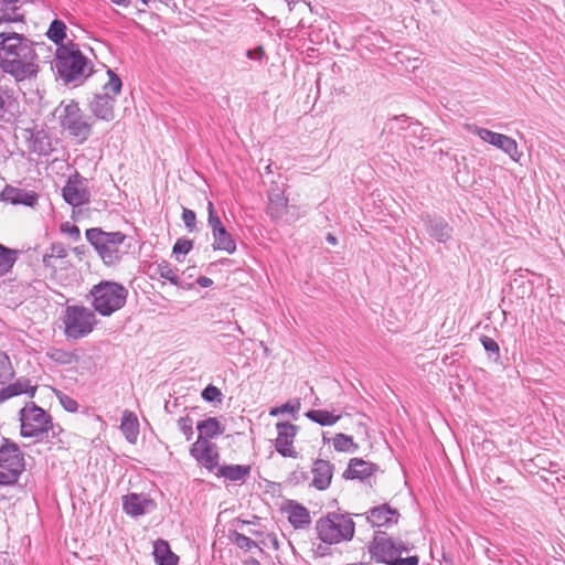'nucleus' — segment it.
I'll return each instance as SVG.
<instances>
[{
  "mask_svg": "<svg viewBox=\"0 0 565 565\" xmlns=\"http://www.w3.org/2000/svg\"><path fill=\"white\" fill-rule=\"evenodd\" d=\"M39 63V55L30 39L13 31L0 32V68L18 85L36 79Z\"/></svg>",
  "mask_w": 565,
  "mask_h": 565,
  "instance_id": "f257e3e1",
  "label": "nucleus"
},
{
  "mask_svg": "<svg viewBox=\"0 0 565 565\" xmlns=\"http://www.w3.org/2000/svg\"><path fill=\"white\" fill-rule=\"evenodd\" d=\"M54 67L66 84H82L92 74L89 60L73 42L56 49Z\"/></svg>",
  "mask_w": 565,
  "mask_h": 565,
  "instance_id": "f03ea898",
  "label": "nucleus"
},
{
  "mask_svg": "<svg viewBox=\"0 0 565 565\" xmlns=\"http://www.w3.org/2000/svg\"><path fill=\"white\" fill-rule=\"evenodd\" d=\"M85 236L106 266L117 265L126 254L120 249L127 238L122 232H106L99 227H92L86 230Z\"/></svg>",
  "mask_w": 565,
  "mask_h": 565,
  "instance_id": "7ed1b4c3",
  "label": "nucleus"
},
{
  "mask_svg": "<svg viewBox=\"0 0 565 565\" xmlns=\"http://www.w3.org/2000/svg\"><path fill=\"white\" fill-rule=\"evenodd\" d=\"M318 539L327 544L351 541L355 533V523L349 514L329 512L316 522Z\"/></svg>",
  "mask_w": 565,
  "mask_h": 565,
  "instance_id": "20e7f679",
  "label": "nucleus"
},
{
  "mask_svg": "<svg viewBox=\"0 0 565 565\" xmlns=\"http://www.w3.org/2000/svg\"><path fill=\"white\" fill-rule=\"evenodd\" d=\"M90 295L95 311L109 317L125 306L128 290L121 284L104 280L92 288Z\"/></svg>",
  "mask_w": 565,
  "mask_h": 565,
  "instance_id": "39448f33",
  "label": "nucleus"
},
{
  "mask_svg": "<svg viewBox=\"0 0 565 565\" xmlns=\"http://www.w3.org/2000/svg\"><path fill=\"white\" fill-rule=\"evenodd\" d=\"M24 470V454L15 443L3 437L0 446V484L17 483Z\"/></svg>",
  "mask_w": 565,
  "mask_h": 565,
  "instance_id": "423d86ee",
  "label": "nucleus"
},
{
  "mask_svg": "<svg viewBox=\"0 0 565 565\" xmlns=\"http://www.w3.org/2000/svg\"><path fill=\"white\" fill-rule=\"evenodd\" d=\"M108 81L103 85V93L95 94L89 109L97 119L110 121L115 118V97L120 94L122 82L110 68L107 70Z\"/></svg>",
  "mask_w": 565,
  "mask_h": 565,
  "instance_id": "0eeeda50",
  "label": "nucleus"
},
{
  "mask_svg": "<svg viewBox=\"0 0 565 565\" xmlns=\"http://www.w3.org/2000/svg\"><path fill=\"white\" fill-rule=\"evenodd\" d=\"M62 321L65 337L73 340L88 335L97 323L94 311L84 306H67Z\"/></svg>",
  "mask_w": 565,
  "mask_h": 565,
  "instance_id": "6e6552de",
  "label": "nucleus"
},
{
  "mask_svg": "<svg viewBox=\"0 0 565 565\" xmlns=\"http://www.w3.org/2000/svg\"><path fill=\"white\" fill-rule=\"evenodd\" d=\"M412 550L413 546L409 543L382 532H377L367 546L371 559L385 565H390L396 556L409 554Z\"/></svg>",
  "mask_w": 565,
  "mask_h": 565,
  "instance_id": "1a4fd4ad",
  "label": "nucleus"
},
{
  "mask_svg": "<svg viewBox=\"0 0 565 565\" xmlns=\"http://www.w3.org/2000/svg\"><path fill=\"white\" fill-rule=\"evenodd\" d=\"M57 111L60 125L70 136L77 139L81 143L89 138L92 124L82 113L77 103L71 100L66 105H61Z\"/></svg>",
  "mask_w": 565,
  "mask_h": 565,
  "instance_id": "9d476101",
  "label": "nucleus"
},
{
  "mask_svg": "<svg viewBox=\"0 0 565 565\" xmlns=\"http://www.w3.org/2000/svg\"><path fill=\"white\" fill-rule=\"evenodd\" d=\"M20 422L23 437H40L54 429L52 417L34 403H28L20 411Z\"/></svg>",
  "mask_w": 565,
  "mask_h": 565,
  "instance_id": "9b49d317",
  "label": "nucleus"
},
{
  "mask_svg": "<svg viewBox=\"0 0 565 565\" xmlns=\"http://www.w3.org/2000/svg\"><path fill=\"white\" fill-rule=\"evenodd\" d=\"M63 198L72 206H81L89 202L90 193L85 185V179L75 172L62 190Z\"/></svg>",
  "mask_w": 565,
  "mask_h": 565,
  "instance_id": "f8f14e48",
  "label": "nucleus"
},
{
  "mask_svg": "<svg viewBox=\"0 0 565 565\" xmlns=\"http://www.w3.org/2000/svg\"><path fill=\"white\" fill-rule=\"evenodd\" d=\"M471 131L476 134L484 142H488L504 151L507 154L510 156L512 160H519L520 154L518 151V143L511 137L481 127H475Z\"/></svg>",
  "mask_w": 565,
  "mask_h": 565,
  "instance_id": "ddd939ff",
  "label": "nucleus"
},
{
  "mask_svg": "<svg viewBox=\"0 0 565 565\" xmlns=\"http://www.w3.org/2000/svg\"><path fill=\"white\" fill-rule=\"evenodd\" d=\"M190 455L209 471L217 470L220 467L217 446L210 440H196L190 448Z\"/></svg>",
  "mask_w": 565,
  "mask_h": 565,
  "instance_id": "4468645a",
  "label": "nucleus"
},
{
  "mask_svg": "<svg viewBox=\"0 0 565 565\" xmlns=\"http://www.w3.org/2000/svg\"><path fill=\"white\" fill-rule=\"evenodd\" d=\"M277 438L275 440V449L282 457L297 458L298 452L292 444L298 433V426L289 422H279L276 424Z\"/></svg>",
  "mask_w": 565,
  "mask_h": 565,
  "instance_id": "2eb2a0df",
  "label": "nucleus"
},
{
  "mask_svg": "<svg viewBox=\"0 0 565 565\" xmlns=\"http://www.w3.org/2000/svg\"><path fill=\"white\" fill-rule=\"evenodd\" d=\"M20 116V102L13 88L0 85V122L12 124Z\"/></svg>",
  "mask_w": 565,
  "mask_h": 565,
  "instance_id": "dca6fc26",
  "label": "nucleus"
},
{
  "mask_svg": "<svg viewBox=\"0 0 565 565\" xmlns=\"http://www.w3.org/2000/svg\"><path fill=\"white\" fill-rule=\"evenodd\" d=\"M428 235L439 243H447L452 236V227L441 216L426 214L422 216Z\"/></svg>",
  "mask_w": 565,
  "mask_h": 565,
  "instance_id": "f3484780",
  "label": "nucleus"
},
{
  "mask_svg": "<svg viewBox=\"0 0 565 565\" xmlns=\"http://www.w3.org/2000/svg\"><path fill=\"white\" fill-rule=\"evenodd\" d=\"M366 521L374 527L390 526L398 522L399 513L387 503L374 507L366 513Z\"/></svg>",
  "mask_w": 565,
  "mask_h": 565,
  "instance_id": "a211bd4d",
  "label": "nucleus"
},
{
  "mask_svg": "<svg viewBox=\"0 0 565 565\" xmlns=\"http://www.w3.org/2000/svg\"><path fill=\"white\" fill-rule=\"evenodd\" d=\"M124 511L131 516H140L154 508L153 500L145 494L129 493L122 497Z\"/></svg>",
  "mask_w": 565,
  "mask_h": 565,
  "instance_id": "6ab92c4d",
  "label": "nucleus"
},
{
  "mask_svg": "<svg viewBox=\"0 0 565 565\" xmlns=\"http://www.w3.org/2000/svg\"><path fill=\"white\" fill-rule=\"evenodd\" d=\"M0 199L11 204L34 206L38 203L39 196L34 191L6 185L0 193Z\"/></svg>",
  "mask_w": 565,
  "mask_h": 565,
  "instance_id": "aec40b11",
  "label": "nucleus"
},
{
  "mask_svg": "<svg viewBox=\"0 0 565 565\" xmlns=\"http://www.w3.org/2000/svg\"><path fill=\"white\" fill-rule=\"evenodd\" d=\"M312 486L318 490H326L332 480L333 465L323 459H317L312 466Z\"/></svg>",
  "mask_w": 565,
  "mask_h": 565,
  "instance_id": "412c9836",
  "label": "nucleus"
},
{
  "mask_svg": "<svg viewBox=\"0 0 565 565\" xmlns=\"http://www.w3.org/2000/svg\"><path fill=\"white\" fill-rule=\"evenodd\" d=\"M375 470L376 466L374 463L364 461L360 458H352L347 470L343 472V478L364 480L372 476Z\"/></svg>",
  "mask_w": 565,
  "mask_h": 565,
  "instance_id": "4be33fe9",
  "label": "nucleus"
},
{
  "mask_svg": "<svg viewBox=\"0 0 565 565\" xmlns=\"http://www.w3.org/2000/svg\"><path fill=\"white\" fill-rule=\"evenodd\" d=\"M288 199L284 195V191L278 186L268 192L267 213L271 218L278 220L282 217L287 211Z\"/></svg>",
  "mask_w": 565,
  "mask_h": 565,
  "instance_id": "5701e85b",
  "label": "nucleus"
},
{
  "mask_svg": "<svg viewBox=\"0 0 565 565\" xmlns=\"http://www.w3.org/2000/svg\"><path fill=\"white\" fill-rule=\"evenodd\" d=\"M36 391L35 386H31L28 379H18L14 383L9 384L7 387L0 390V402L7 401L13 396L21 394H29L34 396Z\"/></svg>",
  "mask_w": 565,
  "mask_h": 565,
  "instance_id": "b1692460",
  "label": "nucleus"
},
{
  "mask_svg": "<svg viewBox=\"0 0 565 565\" xmlns=\"http://www.w3.org/2000/svg\"><path fill=\"white\" fill-rule=\"evenodd\" d=\"M22 0H0V24L3 22H21L24 19L20 12Z\"/></svg>",
  "mask_w": 565,
  "mask_h": 565,
  "instance_id": "393cba45",
  "label": "nucleus"
},
{
  "mask_svg": "<svg viewBox=\"0 0 565 565\" xmlns=\"http://www.w3.org/2000/svg\"><path fill=\"white\" fill-rule=\"evenodd\" d=\"M250 470L249 465H224L217 468L215 475L231 481L244 482L249 477Z\"/></svg>",
  "mask_w": 565,
  "mask_h": 565,
  "instance_id": "a878e982",
  "label": "nucleus"
},
{
  "mask_svg": "<svg viewBox=\"0 0 565 565\" xmlns=\"http://www.w3.org/2000/svg\"><path fill=\"white\" fill-rule=\"evenodd\" d=\"M153 556L158 565H178V555L171 551L169 543L164 540L154 542Z\"/></svg>",
  "mask_w": 565,
  "mask_h": 565,
  "instance_id": "bb28decb",
  "label": "nucleus"
},
{
  "mask_svg": "<svg viewBox=\"0 0 565 565\" xmlns=\"http://www.w3.org/2000/svg\"><path fill=\"white\" fill-rule=\"evenodd\" d=\"M199 437L196 440H209L224 433V427L215 417H209L196 425Z\"/></svg>",
  "mask_w": 565,
  "mask_h": 565,
  "instance_id": "cd10ccee",
  "label": "nucleus"
},
{
  "mask_svg": "<svg viewBox=\"0 0 565 565\" xmlns=\"http://www.w3.org/2000/svg\"><path fill=\"white\" fill-rule=\"evenodd\" d=\"M287 512L288 521L295 529H303L311 522L308 509L299 503H290Z\"/></svg>",
  "mask_w": 565,
  "mask_h": 565,
  "instance_id": "c85d7f7f",
  "label": "nucleus"
},
{
  "mask_svg": "<svg viewBox=\"0 0 565 565\" xmlns=\"http://www.w3.org/2000/svg\"><path fill=\"white\" fill-rule=\"evenodd\" d=\"M120 430L127 441L135 444L139 434V423L137 416L130 412L125 411L122 414Z\"/></svg>",
  "mask_w": 565,
  "mask_h": 565,
  "instance_id": "c756f323",
  "label": "nucleus"
},
{
  "mask_svg": "<svg viewBox=\"0 0 565 565\" xmlns=\"http://www.w3.org/2000/svg\"><path fill=\"white\" fill-rule=\"evenodd\" d=\"M212 236L214 250H224L227 254H233L236 250V242L225 227L212 233Z\"/></svg>",
  "mask_w": 565,
  "mask_h": 565,
  "instance_id": "7c9ffc66",
  "label": "nucleus"
},
{
  "mask_svg": "<svg viewBox=\"0 0 565 565\" xmlns=\"http://www.w3.org/2000/svg\"><path fill=\"white\" fill-rule=\"evenodd\" d=\"M306 417L320 426H332L341 418V415L326 409H310L306 413Z\"/></svg>",
  "mask_w": 565,
  "mask_h": 565,
  "instance_id": "2f4dec72",
  "label": "nucleus"
},
{
  "mask_svg": "<svg viewBox=\"0 0 565 565\" xmlns=\"http://www.w3.org/2000/svg\"><path fill=\"white\" fill-rule=\"evenodd\" d=\"M157 274L163 278L170 281L172 285L180 287V288H190V285L185 286L178 276V269L173 268L168 262L162 260L157 265L156 268Z\"/></svg>",
  "mask_w": 565,
  "mask_h": 565,
  "instance_id": "473e14b6",
  "label": "nucleus"
},
{
  "mask_svg": "<svg viewBox=\"0 0 565 565\" xmlns=\"http://www.w3.org/2000/svg\"><path fill=\"white\" fill-rule=\"evenodd\" d=\"M47 38L54 42L57 47L63 44L66 36V25L62 20L55 19L51 22L50 28L46 32Z\"/></svg>",
  "mask_w": 565,
  "mask_h": 565,
  "instance_id": "72a5a7b5",
  "label": "nucleus"
},
{
  "mask_svg": "<svg viewBox=\"0 0 565 565\" xmlns=\"http://www.w3.org/2000/svg\"><path fill=\"white\" fill-rule=\"evenodd\" d=\"M67 249L63 243H53L49 250L43 255V264L45 267H54V258H65Z\"/></svg>",
  "mask_w": 565,
  "mask_h": 565,
  "instance_id": "f704fd0d",
  "label": "nucleus"
},
{
  "mask_svg": "<svg viewBox=\"0 0 565 565\" xmlns=\"http://www.w3.org/2000/svg\"><path fill=\"white\" fill-rule=\"evenodd\" d=\"M31 141V150L33 152L40 156H46L51 152V143L43 132L38 131L36 134H32Z\"/></svg>",
  "mask_w": 565,
  "mask_h": 565,
  "instance_id": "c9c22d12",
  "label": "nucleus"
},
{
  "mask_svg": "<svg viewBox=\"0 0 565 565\" xmlns=\"http://www.w3.org/2000/svg\"><path fill=\"white\" fill-rule=\"evenodd\" d=\"M46 355L52 361H54L58 364H62V365L72 364L76 360V356L74 353L65 351L63 349H58V348L49 349L46 351Z\"/></svg>",
  "mask_w": 565,
  "mask_h": 565,
  "instance_id": "e433bc0d",
  "label": "nucleus"
},
{
  "mask_svg": "<svg viewBox=\"0 0 565 565\" xmlns=\"http://www.w3.org/2000/svg\"><path fill=\"white\" fill-rule=\"evenodd\" d=\"M333 447L338 451L353 452L358 449L353 438L349 435L339 433L333 438Z\"/></svg>",
  "mask_w": 565,
  "mask_h": 565,
  "instance_id": "4c0bfd02",
  "label": "nucleus"
},
{
  "mask_svg": "<svg viewBox=\"0 0 565 565\" xmlns=\"http://www.w3.org/2000/svg\"><path fill=\"white\" fill-rule=\"evenodd\" d=\"M15 263V253L0 244V277L6 275Z\"/></svg>",
  "mask_w": 565,
  "mask_h": 565,
  "instance_id": "58836bf2",
  "label": "nucleus"
},
{
  "mask_svg": "<svg viewBox=\"0 0 565 565\" xmlns=\"http://www.w3.org/2000/svg\"><path fill=\"white\" fill-rule=\"evenodd\" d=\"M14 375L10 359L7 354L0 352V383L11 380Z\"/></svg>",
  "mask_w": 565,
  "mask_h": 565,
  "instance_id": "ea45409f",
  "label": "nucleus"
},
{
  "mask_svg": "<svg viewBox=\"0 0 565 565\" xmlns=\"http://www.w3.org/2000/svg\"><path fill=\"white\" fill-rule=\"evenodd\" d=\"M207 224L211 227L212 233L225 227L217 213L215 212L214 204L212 201L207 202Z\"/></svg>",
  "mask_w": 565,
  "mask_h": 565,
  "instance_id": "a19ab883",
  "label": "nucleus"
},
{
  "mask_svg": "<svg viewBox=\"0 0 565 565\" xmlns=\"http://www.w3.org/2000/svg\"><path fill=\"white\" fill-rule=\"evenodd\" d=\"M232 541L237 547H239L241 550H244L246 552L250 551L253 547H257V544L255 541H253L250 537H248L242 533H238V532L233 533Z\"/></svg>",
  "mask_w": 565,
  "mask_h": 565,
  "instance_id": "79ce46f5",
  "label": "nucleus"
},
{
  "mask_svg": "<svg viewBox=\"0 0 565 565\" xmlns=\"http://www.w3.org/2000/svg\"><path fill=\"white\" fill-rule=\"evenodd\" d=\"M193 247V242L188 238H179L172 249L175 255V259L181 262L180 255H186Z\"/></svg>",
  "mask_w": 565,
  "mask_h": 565,
  "instance_id": "37998d69",
  "label": "nucleus"
},
{
  "mask_svg": "<svg viewBox=\"0 0 565 565\" xmlns=\"http://www.w3.org/2000/svg\"><path fill=\"white\" fill-rule=\"evenodd\" d=\"M56 396L58 398L60 404L66 412H70V413L77 412L78 403L73 397H71L60 391L56 392Z\"/></svg>",
  "mask_w": 565,
  "mask_h": 565,
  "instance_id": "c03bdc74",
  "label": "nucleus"
},
{
  "mask_svg": "<svg viewBox=\"0 0 565 565\" xmlns=\"http://www.w3.org/2000/svg\"><path fill=\"white\" fill-rule=\"evenodd\" d=\"M178 427L185 436L186 440H190L193 436V420L190 416H183L178 419Z\"/></svg>",
  "mask_w": 565,
  "mask_h": 565,
  "instance_id": "a18cd8bd",
  "label": "nucleus"
},
{
  "mask_svg": "<svg viewBox=\"0 0 565 565\" xmlns=\"http://www.w3.org/2000/svg\"><path fill=\"white\" fill-rule=\"evenodd\" d=\"M202 398L206 402H221L222 392L216 386L209 384L203 391H202Z\"/></svg>",
  "mask_w": 565,
  "mask_h": 565,
  "instance_id": "49530a36",
  "label": "nucleus"
},
{
  "mask_svg": "<svg viewBox=\"0 0 565 565\" xmlns=\"http://www.w3.org/2000/svg\"><path fill=\"white\" fill-rule=\"evenodd\" d=\"M182 221L189 232H193L196 228V214L194 211L183 207Z\"/></svg>",
  "mask_w": 565,
  "mask_h": 565,
  "instance_id": "de8ad7c7",
  "label": "nucleus"
},
{
  "mask_svg": "<svg viewBox=\"0 0 565 565\" xmlns=\"http://www.w3.org/2000/svg\"><path fill=\"white\" fill-rule=\"evenodd\" d=\"M419 557L417 555L396 556L390 565H418Z\"/></svg>",
  "mask_w": 565,
  "mask_h": 565,
  "instance_id": "09e8293b",
  "label": "nucleus"
},
{
  "mask_svg": "<svg viewBox=\"0 0 565 565\" xmlns=\"http://www.w3.org/2000/svg\"><path fill=\"white\" fill-rule=\"evenodd\" d=\"M481 343L488 353L499 355V344L492 338L483 335L481 337Z\"/></svg>",
  "mask_w": 565,
  "mask_h": 565,
  "instance_id": "8fccbe9b",
  "label": "nucleus"
},
{
  "mask_svg": "<svg viewBox=\"0 0 565 565\" xmlns=\"http://www.w3.org/2000/svg\"><path fill=\"white\" fill-rule=\"evenodd\" d=\"M279 407H280L281 414L289 413V414L295 415L300 409V401L299 399L289 401Z\"/></svg>",
  "mask_w": 565,
  "mask_h": 565,
  "instance_id": "3c124183",
  "label": "nucleus"
},
{
  "mask_svg": "<svg viewBox=\"0 0 565 565\" xmlns=\"http://www.w3.org/2000/svg\"><path fill=\"white\" fill-rule=\"evenodd\" d=\"M246 56L250 60L262 61L265 56L264 47L259 45L255 49L248 50L246 52Z\"/></svg>",
  "mask_w": 565,
  "mask_h": 565,
  "instance_id": "603ef678",
  "label": "nucleus"
},
{
  "mask_svg": "<svg viewBox=\"0 0 565 565\" xmlns=\"http://www.w3.org/2000/svg\"><path fill=\"white\" fill-rule=\"evenodd\" d=\"M62 231L68 233V235L77 241L81 237L79 228L76 225L70 226L68 223L62 225Z\"/></svg>",
  "mask_w": 565,
  "mask_h": 565,
  "instance_id": "864d4df0",
  "label": "nucleus"
},
{
  "mask_svg": "<svg viewBox=\"0 0 565 565\" xmlns=\"http://www.w3.org/2000/svg\"><path fill=\"white\" fill-rule=\"evenodd\" d=\"M308 476L307 472L302 469H297L291 473L290 479L295 482H300L307 480Z\"/></svg>",
  "mask_w": 565,
  "mask_h": 565,
  "instance_id": "5fc2aeb1",
  "label": "nucleus"
},
{
  "mask_svg": "<svg viewBox=\"0 0 565 565\" xmlns=\"http://www.w3.org/2000/svg\"><path fill=\"white\" fill-rule=\"evenodd\" d=\"M196 284L203 288L211 287L213 285V280L206 276H200L196 279Z\"/></svg>",
  "mask_w": 565,
  "mask_h": 565,
  "instance_id": "6e6d98bb",
  "label": "nucleus"
},
{
  "mask_svg": "<svg viewBox=\"0 0 565 565\" xmlns=\"http://www.w3.org/2000/svg\"><path fill=\"white\" fill-rule=\"evenodd\" d=\"M113 3L121 7H128L131 0H110Z\"/></svg>",
  "mask_w": 565,
  "mask_h": 565,
  "instance_id": "4d7b16f0",
  "label": "nucleus"
},
{
  "mask_svg": "<svg viewBox=\"0 0 565 565\" xmlns=\"http://www.w3.org/2000/svg\"><path fill=\"white\" fill-rule=\"evenodd\" d=\"M327 242L331 245H335L337 244V237L334 235H332L331 233H328L327 237H326Z\"/></svg>",
  "mask_w": 565,
  "mask_h": 565,
  "instance_id": "13d9d810",
  "label": "nucleus"
},
{
  "mask_svg": "<svg viewBox=\"0 0 565 565\" xmlns=\"http://www.w3.org/2000/svg\"><path fill=\"white\" fill-rule=\"evenodd\" d=\"M281 414V411H280V407H273L269 409V415L270 416H278Z\"/></svg>",
  "mask_w": 565,
  "mask_h": 565,
  "instance_id": "bf43d9fd",
  "label": "nucleus"
},
{
  "mask_svg": "<svg viewBox=\"0 0 565 565\" xmlns=\"http://www.w3.org/2000/svg\"><path fill=\"white\" fill-rule=\"evenodd\" d=\"M287 2L288 6H295L298 0H285Z\"/></svg>",
  "mask_w": 565,
  "mask_h": 565,
  "instance_id": "052dcab7",
  "label": "nucleus"
},
{
  "mask_svg": "<svg viewBox=\"0 0 565 565\" xmlns=\"http://www.w3.org/2000/svg\"><path fill=\"white\" fill-rule=\"evenodd\" d=\"M164 409H166L167 412H169V413L171 412V411H170V409H171V406H169V402H167V403L164 404Z\"/></svg>",
  "mask_w": 565,
  "mask_h": 565,
  "instance_id": "680f3d73",
  "label": "nucleus"
},
{
  "mask_svg": "<svg viewBox=\"0 0 565 565\" xmlns=\"http://www.w3.org/2000/svg\"><path fill=\"white\" fill-rule=\"evenodd\" d=\"M164 409H166L167 412H169V413L171 412V411H170V409H171V406H169V402H167V403L164 404Z\"/></svg>",
  "mask_w": 565,
  "mask_h": 565,
  "instance_id": "e2e57ef3",
  "label": "nucleus"
},
{
  "mask_svg": "<svg viewBox=\"0 0 565 565\" xmlns=\"http://www.w3.org/2000/svg\"><path fill=\"white\" fill-rule=\"evenodd\" d=\"M250 565H260V564H259V562H258V561L253 559V561L250 562Z\"/></svg>",
  "mask_w": 565,
  "mask_h": 565,
  "instance_id": "0e129e2a",
  "label": "nucleus"
},
{
  "mask_svg": "<svg viewBox=\"0 0 565 565\" xmlns=\"http://www.w3.org/2000/svg\"><path fill=\"white\" fill-rule=\"evenodd\" d=\"M142 4L148 6L150 0H140Z\"/></svg>",
  "mask_w": 565,
  "mask_h": 565,
  "instance_id": "69168bd1",
  "label": "nucleus"
},
{
  "mask_svg": "<svg viewBox=\"0 0 565 565\" xmlns=\"http://www.w3.org/2000/svg\"><path fill=\"white\" fill-rule=\"evenodd\" d=\"M236 329H237L241 333H243V331H242V329H241V327H239V326H236Z\"/></svg>",
  "mask_w": 565,
  "mask_h": 565,
  "instance_id": "338daca9",
  "label": "nucleus"
}]
</instances>
